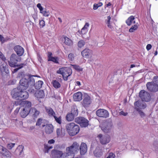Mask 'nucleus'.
I'll use <instances>...</instances> for the list:
<instances>
[{"mask_svg": "<svg viewBox=\"0 0 158 158\" xmlns=\"http://www.w3.org/2000/svg\"><path fill=\"white\" fill-rule=\"evenodd\" d=\"M135 109L138 112L139 114L142 117L145 116V114L140 109L137 107H135Z\"/></svg>", "mask_w": 158, "mask_h": 158, "instance_id": "nucleus-37", "label": "nucleus"}, {"mask_svg": "<svg viewBox=\"0 0 158 158\" xmlns=\"http://www.w3.org/2000/svg\"><path fill=\"white\" fill-rule=\"evenodd\" d=\"M71 65L72 66L73 69L78 71L80 72L82 71V68L78 65L71 64Z\"/></svg>", "mask_w": 158, "mask_h": 158, "instance_id": "nucleus-34", "label": "nucleus"}, {"mask_svg": "<svg viewBox=\"0 0 158 158\" xmlns=\"http://www.w3.org/2000/svg\"><path fill=\"white\" fill-rule=\"evenodd\" d=\"M66 127L68 133L71 136L75 135L80 130L79 126L73 123L67 124Z\"/></svg>", "mask_w": 158, "mask_h": 158, "instance_id": "nucleus-2", "label": "nucleus"}, {"mask_svg": "<svg viewBox=\"0 0 158 158\" xmlns=\"http://www.w3.org/2000/svg\"><path fill=\"white\" fill-rule=\"evenodd\" d=\"M43 84V82L41 81H38L36 83H35L34 85L36 89H40L42 86Z\"/></svg>", "mask_w": 158, "mask_h": 158, "instance_id": "nucleus-32", "label": "nucleus"}, {"mask_svg": "<svg viewBox=\"0 0 158 158\" xmlns=\"http://www.w3.org/2000/svg\"><path fill=\"white\" fill-rule=\"evenodd\" d=\"M111 17L109 16L107 17V19L106 20V22L108 27L110 29L113 28L112 23L110 22Z\"/></svg>", "mask_w": 158, "mask_h": 158, "instance_id": "nucleus-31", "label": "nucleus"}, {"mask_svg": "<svg viewBox=\"0 0 158 158\" xmlns=\"http://www.w3.org/2000/svg\"><path fill=\"white\" fill-rule=\"evenodd\" d=\"M75 120L76 122L80 124L81 127H86L89 124L88 120L84 117H78L75 118Z\"/></svg>", "mask_w": 158, "mask_h": 158, "instance_id": "nucleus-10", "label": "nucleus"}, {"mask_svg": "<svg viewBox=\"0 0 158 158\" xmlns=\"http://www.w3.org/2000/svg\"><path fill=\"white\" fill-rule=\"evenodd\" d=\"M29 113L30 114L32 115L34 117H37L40 113V111L37 110L35 108H31L30 109Z\"/></svg>", "mask_w": 158, "mask_h": 158, "instance_id": "nucleus-24", "label": "nucleus"}, {"mask_svg": "<svg viewBox=\"0 0 158 158\" xmlns=\"http://www.w3.org/2000/svg\"><path fill=\"white\" fill-rule=\"evenodd\" d=\"M44 120L40 118L38 120L36 123V125L38 126L42 125L43 127H44L45 126V125L44 123Z\"/></svg>", "mask_w": 158, "mask_h": 158, "instance_id": "nucleus-33", "label": "nucleus"}, {"mask_svg": "<svg viewBox=\"0 0 158 158\" xmlns=\"http://www.w3.org/2000/svg\"><path fill=\"white\" fill-rule=\"evenodd\" d=\"M56 133L58 137L60 136L61 133V130L60 128H57L56 130Z\"/></svg>", "mask_w": 158, "mask_h": 158, "instance_id": "nucleus-47", "label": "nucleus"}, {"mask_svg": "<svg viewBox=\"0 0 158 158\" xmlns=\"http://www.w3.org/2000/svg\"><path fill=\"white\" fill-rule=\"evenodd\" d=\"M134 105L135 107H137L140 109L141 105L140 102L138 101L135 102L134 103Z\"/></svg>", "mask_w": 158, "mask_h": 158, "instance_id": "nucleus-43", "label": "nucleus"}, {"mask_svg": "<svg viewBox=\"0 0 158 158\" xmlns=\"http://www.w3.org/2000/svg\"><path fill=\"white\" fill-rule=\"evenodd\" d=\"M46 111L49 116L53 117L55 115V113L53 110L51 108H46Z\"/></svg>", "mask_w": 158, "mask_h": 158, "instance_id": "nucleus-27", "label": "nucleus"}, {"mask_svg": "<svg viewBox=\"0 0 158 158\" xmlns=\"http://www.w3.org/2000/svg\"><path fill=\"white\" fill-rule=\"evenodd\" d=\"M64 40V43L66 45L69 46L72 45L73 42L70 39L67 37H65Z\"/></svg>", "mask_w": 158, "mask_h": 158, "instance_id": "nucleus-29", "label": "nucleus"}, {"mask_svg": "<svg viewBox=\"0 0 158 158\" xmlns=\"http://www.w3.org/2000/svg\"><path fill=\"white\" fill-rule=\"evenodd\" d=\"M39 24L40 27H43L45 25V22L43 20L39 21Z\"/></svg>", "mask_w": 158, "mask_h": 158, "instance_id": "nucleus-46", "label": "nucleus"}, {"mask_svg": "<svg viewBox=\"0 0 158 158\" xmlns=\"http://www.w3.org/2000/svg\"><path fill=\"white\" fill-rule=\"evenodd\" d=\"M21 60V58L19 56L15 54L11 55L10 60L9 61V65L12 67H16V66H19V69H21L24 65V64H17L18 61Z\"/></svg>", "mask_w": 158, "mask_h": 158, "instance_id": "nucleus-3", "label": "nucleus"}, {"mask_svg": "<svg viewBox=\"0 0 158 158\" xmlns=\"http://www.w3.org/2000/svg\"><path fill=\"white\" fill-rule=\"evenodd\" d=\"M78 110L77 109L76 110L72 109L71 113H68L66 116V120L69 121H71L73 120L75 116L78 115Z\"/></svg>", "mask_w": 158, "mask_h": 158, "instance_id": "nucleus-13", "label": "nucleus"}, {"mask_svg": "<svg viewBox=\"0 0 158 158\" xmlns=\"http://www.w3.org/2000/svg\"><path fill=\"white\" fill-rule=\"evenodd\" d=\"M126 23L128 26H130L133 23H135V18L133 16H131L129 17L126 21Z\"/></svg>", "mask_w": 158, "mask_h": 158, "instance_id": "nucleus-25", "label": "nucleus"}, {"mask_svg": "<svg viewBox=\"0 0 158 158\" xmlns=\"http://www.w3.org/2000/svg\"><path fill=\"white\" fill-rule=\"evenodd\" d=\"M82 56L85 58H89L92 56V51L88 48H85L81 52Z\"/></svg>", "mask_w": 158, "mask_h": 158, "instance_id": "nucleus-16", "label": "nucleus"}, {"mask_svg": "<svg viewBox=\"0 0 158 158\" xmlns=\"http://www.w3.org/2000/svg\"><path fill=\"white\" fill-rule=\"evenodd\" d=\"M20 85L17 87L23 89H26L28 87V82L27 80L25 78L22 79L19 81Z\"/></svg>", "mask_w": 158, "mask_h": 158, "instance_id": "nucleus-15", "label": "nucleus"}, {"mask_svg": "<svg viewBox=\"0 0 158 158\" xmlns=\"http://www.w3.org/2000/svg\"><path fill=\"white\" fill-rule=\"evenodd\" d=\"M45 132L47 134H50L53 131V127L52 125L51 124L45 125Z\"/></svg>", "mask_w": 158, "mask_h": 158, "instance_id": "nucleus-22", "label": "nucleus"}, {"mask_svg": "<svg viewBox=\"0 0 158 158\" xmlns=\"http://www.w3.org/2000/svg\"><path fill=\"white\" fill-rule=\"evenodd\" d=\"M24 108L20 112V115L23 118H25L29 113L30 108L31 105V102L27 101L24 102Z\"/></svg>", "mask_w": 158, "mask_h": 158, "instance_id": "nucleus-7", "label": "nucleus"}, {"mask_svg": "<svg viewBox=\"0 0 158 158\" xmlns=\"http://www.w3.org/2000/svg\"><path fill=\"white\" fill-rule=\"evenodd\" d=\"M26 90L18 87L15 88L11 91V95L13 98L16 99H26L28 98L29 94Z\"/></svg>", "mask_w": 158, "mask_h": 158, "instance_id": "nucleus-1", "label": "nucleus"}, {"mask_svg": "<svg viewBox=\"0 0 158 158\" xmlns=\"http://www.w3.org/2000/svg\"><path fill=\"white\" fill-rule=\"evenodd\" d=\"M7 150L5 148H4V147H2V151L3 152H6V151H7Z\"/></svg>", "mask_w": 158, "mask_h": 158, "instance_id": "nucleus-61", "label": "nucleus"}, {"mask_svg": "<svg viewBox=\"0 0 158 158\" xmlns=\"http://www.w3.org/2000/svg\"><path fill=\"white\" fill-rule=\"evenodd\" d=\"M115 156V155L114 153L112 152H110L106 158H114Z\"/></svg>", "mask_w": 158, "mask_h": 158, "instance_id": "nucleus-48", "label": "nucleus"}, {"mask_svg": "<svg viewBox=\"0 0 158 158\" xmlns=\"http://www.w3.org/2000/svg\"><path fill=\"white\" fill-rule=\"evenodd\" d=\"M73 98L75 101H79L82 99V94L81 92H77L73 95Z\"/></svg>", "mask_w": 158, "mask_h": 158, "instance_id": "nucleus-20", "label": "nucleus"}, {"mask_svg": "<svg viewBox=\"0 0 158 158\" xmlns=\"http://www.w3.org/2000/svg\"><path fill=\"white\" fill-rule=\"evenodd\" d=\"M55 119V121L56 122L59 124H61V116L57 118L55 115L53 117Z\"/></svg>", "mask_w": 158, "mask_h": 158, "instance_id": "nucleus-41", "label": "nucleus"}, {"mask_svg": "<svg viewBox=\"0 0 158 158\" xmlns=\"http://www.w3.org/2000/svg\"><path fill=\"white\" fill-rule=\"evenodd\" d=\"M53 86L56 89L60 88L61 86L60 83L56 80H53L52 82Z\"/></svg>", "mask_w": 158, "mask_h": 158, "instance_id": "nucleus-28", "label": "nucleus"}, {"mask_svg": "<svg viewBox=\"0 0 158 158\" xmlns=\"http://www.w3.org/2000/svg\"><path fill=\"white\" fill-rule=\"evenodd\" d=\"M38 59L39 61L40 62V63H41L42 61V58L40 56H39L38 57Z\"/></svg>", "mask_w": 158, "mask_h": 158, "instance_id": "nucleus-60", "label": "nucleus"}, {"mask_svg": "<svg viewBox=\"0 0 158 158\" xmlns=\"http://www.w3.org/2000/svg\"><path fill=\"white\" fill-rule=\"evenodd\" d=\"M139 96L142 100L145 102H148L151 99L150 94L144 90H141L139 93Z\"/></svg>", "mask_w": 158, "mask_h": 158, "instance_id": "nucleus-9", "label": "nucleus"}, {"mask_svg": "<svg viewBox=\"0 0 158 158\" xmlns=\"http://www.w3.org/2000/svg\"><path fill=\"white\" fill-rule=\"evenodd\" d=\"M80 153L81 155H84L87 151V146L86 144L84 143H81L80 148Z\"/></svg>", "mask_w": 158, "mask_h": 158, "instance_id": "nucleus-21", "label": "nucleus"}, {"mask_svg": "<svg viewBox=\"0 0 158 158\" xmlns=\"http://www.w3.org/2000/svg\"><path fill=\"white\" fill-rule=\"evenodd\" d=\"M98 137L100 143L103 145H106L109 143L111 140V137L108 135H102L101 134H99Z\"/></svg>", "mask_w": 158, "mask_h": 158, "instance_id": "nucleus-8", "label": "nucleus"}, {"mask_svg": "<svg viewBox=\"0 0 158 158\" xmlns=\"http://www.w3.org/2000/svg\"><path fill=\"white\" fill-rule=\"evenodd\" d=\"M146 85L147 89L150 91L156 92L158 91V77H154L153 81L147 83Z\"/></svg>", "mask_w": 158, "mask_h": 158, "instance_id": "nucleus-4", "label": "nucleus"}, {"mask_svg": "<svg viewBox=\"0 0 158 158\" xmlns=\"http://www.w3.org/2000/svg\"><path fill=\"white\" fill-rule=\"evenodd\" d=\"M44 148L45 149V152H48V150L53 148L52 146H48V145L45 144L44 145Z\"/></svg>", "mask_w": 158, "mask_h": 158, "instance_id": "nucleus-42", "label": "nucleus"}, {"mask_svg": "<svg viewBox=\"0 0 158 158\" xmlns=\"http://www.w3.org/2000/svg\"><path fill=\"white\" fill-rule=\"evenodd\" d=\"M37 6L39 9L40 12L43 10V8L40 3H38L37 5Z\"/></svg>", "mask_w": 158, "mask_h": 158, "instance_id": "nucleus-49", "label": "nucleus"}, {"mask_svg": "<svg viewBox=\"0 0 158 158\" xmlns=\"http://www.w3.org/2000/svg\"><path fill=\"white\" fill-rule=\"evenodd\" d=\"M34 96L37 98H42L44 97V94L43 90H36L34 94Z\"/></svg>", "mask_w": 158, "mask_h": 158, "instance_id": "nucleus-23", "label": "nucleus"}, {"mask_svg": "<svg viewBox=\"0 0 158 158\" xmlns=\"http://www.w3.org/2000/svg\"><path fill=\"white\" fill-rule=\"evenodd\" d=\"M27 80L28 82V87L29 86H34L35 82L33 76H30Z\"/></svg>", "mask_w": 158, "mask_h": 158, "instance_id": "nucleus-26", "label": "nucleus"}, {"mask_svg": "<svg viewBox=\"0 0 158 158\" xmlns=\"http://www.w3.org/2000/svg\"><path fill=\"white\" fill-rule=\"evenodd\" d=\"M96 114L98 116L100 117L106 118L109 116L108 112L104 109L98 110L96 112Z\"/></svg>", "mask_w": 158, "mask_h": 158, "instance_id": "nucleus-14", "label": "nucleus"}, {"mask_svg": "<svg viewBox=\"0 0 158 158\" xmlns=\"http://www.w3.org/2000/svg\"><path fill=\"white\" fill-rule=\"evenodd\" d=\"M99 7L98 6V4H94L93 6V9L94 10H97Z\"/></svg>", "mask_w": 158, "mask_h": 158, "instance_id": "nucleus-54", "label": "nucleus"}, {"mask_svg": "<svg viewBox=\"0 0 158 158\" xmlns=\"http://www.w3.org/2000/svg\"><path fill=\"white\" fill-rule=\"evenodd\" d=\"M68 58L71 61H73L74 59L73 54L72 53H70L68 55Z\"/></svg>", "mask_w": 158, "mask_h": 158, "instance_id": "nucleus-44", "label": "nucleus"}, {"mask_svg": "<svg viewBox=\"0 0 158 158\" xmlns=\"http://www.w3.org/2000/svg\"><path fill=\"white\" fill-rule=\"evenodd\" d=\"M146 107V104H143L142 105H141L140 106V109H144Z\"/></svg>", "mask_w": 158, "mask_h": 158, "instance_id": "nucleus-57", "label": "nucleus"}, {"mask_svg": "<svg viewBox=\"0 0 158 158\" xmlns=\"http://www.w3.org/2000/svg\"><path fill=\"white\" fill-rule=\"evenodd\" d=\"M20 109V107H17L14 111L15 114H17L19 112Z\"/></svg>", "mask_w": 158, "mask_h": 158, "instance_id": "nucleus-56", "label": "nucleus"}, {"mask_svg": "<svg viewBox=\"0 0 158 158\" xmlns=\"http://www.w3.org/2000/svg\"><path fill=\"white\" fill-rule=\"evenodd\" d=\"M120 114L124 116H126L127 114V112H125L123 111H121L120 112Z\"/></svg>", "mask_w": 158, "mask_h": 158, "instance_id": "nucleus-53", "label": "nucleus"}, {"mask_svg": "<svg viewBox=\"0 0 158 158\" xmlns=\"http://www.w3.org/2000/svg\"><path fill=\"white\" fill-rule=\"evenodd\" d=\"M56 73L61 74L64 80L67 81L68 80V77L72 74V70L71 69L69 68H60L57 71Z\"/></svg>", "mask_w": 158, "mask_h": 158, "instance_id": "nucleus-5", "label": "nucleus"}, {"mask_svg": "<svg viewBox=\"0 0 158 158\" xmlns=\"http://www.w3.org/2000/svg\"><path fill=\"white\" fill-rule=\"evenodd\" d=\"M0 41L2 42V43H4L6 41V40L4 38L2 35H0Z\"/></svg>", "mask_w": 158, "mask_h": 158, "instance_id": "nucleus-50", "label": "nucleus"}, {"mask_svg": "<svg viewBox=\"0 0 158 158\" xmlns=\"http://www.w3.org/2000/svg\"><path fill=\"white\" fill-rule=\"evenodd\" d=\"M14 50L19 56H22L24 52V49L19 45L15 46L14 48Z\"/></svg>", "mask_w": 158, "mask_h": 158, "instance_id": "nucleus-18", "label": "nucleus"}, {"mask_svg": "<svg viewBox=\"0 0 158 158\" xmlns=\"http://www.w3.org/2000/svg\"><path fill=\"white\" fill-rule=\"evenodd\" d=\"M15 145V143H8L7 145V148L9 149H11Z\"/></svg>", "mask_w": 158, "mask_h": 158, "instance_id": "nucleus-45", "label": "nucleus"}, {"mask_svg": "<svg viewBox=\"0 0 158 158\" xmlns=\"http://www.w3.org/2000/svg\"><path fill=\"white\" fill-rule=\"evenodd\" d=\"M89 23H85L84 27L82 28L81 30V33L82 34H85L87 32L88 30L87 28L89 27Z\"/></svg>", "mask_w": 158, "mask_h": 158, "instance_id": "nucleus-30", "label": "nucleus"}, {"mask_svg": "<svg viewBox=\"0 0 158 158\" xmlns=\"http://www.w3.org/2000/svg\"><path fill=\"white\" fill-rule=\"evenodd\" d=\"M55 142V140L53 139H52L48 141V143L49 144H53Z\"/></svg>", "mask_w": 158, "mask_h": 158, "instance_id": "nucleus-55", "label": "nucleus"}, {"mask_svg": "<svg viewBox=\"0 0 158 158\" xmlns=\"http://www.w3.org/2000/svg\"><path fill=\"white\" fill-rule=\"evenodd\" d=\"M75 84L76 85H77L79 86L81 85V83L79 81H77L76 82Z\"/></svg>", "mask_w": 158, "mask_h": 158, "instance_id": "nucleus-59", "label": "nucleus"}, {"mask_svg": "<svg viewBox=\"0 0 158 158\" xmlns=\"http://www.w3.org/2000/svg\"><path fill=\"white\" fill-rule=\"evenodd\" d=\"M138 25L137 24H135L134 26H132L129 29V31L130 32H132L138 29Z\"/></svg>", "mask_w": 158, "mask_h": 158, "instance_id": "nucleus-35", "label": "nucleus"}, {"mask_svg": "<svg viewBox=\"0 0 158 158\" xmlns=\"http://www.w3.org/2000/svg\"><path fill=\"white\" fill-rule=\"evenodd\" d=\"M90 97L87 94H85L84 95V98L82 104L85 107H88L91 103Z\"/></svg>", "mask_w": 158, "mask_h": 158, "instance_id": "nucleus-12", "label": "nucleus"}, {"mask_svg": "<svg viewBox=\"0 0 158 158\" xmlns=\"http://www.w3.org/2000/svg\"><path fill=\"white\" fill-rule=\"evenodd\" d=\"M28 91L29 93H31V94H33L34 95V94L35 93V91L34 89L33 88H30L29 89Z\"/></svg>", "mask_w": 158, "mask_h": 158, "instance_id": "nucleus-51", "label": "nucleus"}, {"mask_svg": "<svg viewBox=\"0 0 158 158\" xmlns=\"http://www.w3.org/2000/svg\"><path fill=\"white\" fill-rule=\"evenodd\" d=\"M111 5H112L111 3L110 2H109L108 4H107L106 5V6H107V7H108V6H111Z\"/></svg>", "mask_w": 158, "mask_h": 158, "instance_id": "nucleus-64", "label": "nucleus"}, {"mask_svg": "<svg viewBox=\"0 0 158 158\" xmlns=\"http://www.w3.org/2000/svg\"><path fill=\"white\" fill-rule=\"evenodd\" d=\"M17 67H19L18 68H16L14 69V72H16L19 69H19V66H17Z\"/></svg>", "mask_w": 158, "mask_h": 158, "instance_id": "nucleus-62", "label": "nucleus"}, {"mask_svg": "<svg viewBox=\"0 0 158 158\" xmlns=\"http://www.w3.org/2000/svg\"><path fill=\"white\" fill-rule=\"evenodd\" d=\"M62 152L58 150H52L51 153L52 158H60L61 157Z\"/></svg>", "mask_w": 158, "mask_h": 158, "instance_id": "nucleus-19", "label": "nucleus"}, {"mask_svg": "<svg viewBox=\"0 0 158 158\" xmlns=\"http://www.w3.org/2000/svg\"><path fill=\"white\" fill-rule=\"evenodd\" d=\"M2 155L6 157H11L12 156L11 153L7 150L4 152H2Z\"/></svg>", "mask_w": 158, "mask_h": 158, "instance_id": "nucleus-36", "label": "nucleus"}, {"mask_svg": "<svg viewBox=\"0 0 158 158\" xmlns=\"http://www.w3.org/2000/svg\"><path fill=\"white\" fill-rule=\"evenodd\" d=\"M48 59H49L50 57H52V54L50 52H48Z\"/></svg>", "mask_w": 158, "mask_h": 158, "instance_id": "nucleus-58", "label": "nucleus"}, {"mask_svg": "<svg viewBox=\"0 0 158 158\" xmlns=\"http://www.w3.org/2000/svg\"><path fill=\"white\" fill-rule=\"evenodd\" d=\"M103 148L102 147H98L94 151V156L97 157H100L103 155Z\"/></svg>", "mask_w": 158, "mask_h": 158, "instance_id": "nucleus-17", "label": "nucleus"}, {"mask_svg": "<svg viewBox=\"0 0 158 158\" xmlns=\"http://www.w3.org/2000/svg\"><path fill=\"white\" fill-rule=\"evenodd\" d=\"M6 60L5 57L0 52V71L2 74L8 73L9 72L8 65L5 61Z\"/></svg>", "mask_w": 158, "mask_h": 158, "instance_id": "nucleus-6", "label": "nucleus"}, {"mask_svg": "<svg viewBox=\"0 0 158 158\" xmlns=\"http://www.w3.org/2000/svg\"><path fill=\"white\" fill-rule=\"evenodd\" d=\"M48 61H52L56 63H58V59L57 57H50L49 59H48Z\"/></svg>", "mask_w": 158, "mask_h": 158, "instance_id": "nucleus-39", "label": "nucleus"}, {"mask_svg": "<svg viewBox=\"0 0 158 158\" xmlns=\"http://www.w3.org/2000/svg\"><path fill=\"white\" fill-rule=\"evenodd\" d=\"M85 44V41L83 40H80L78 43V46L79 48H81L83 47Z\"/></svg>", "mask_w": 158, "mask_h": 158, "instance_id": "nucleus-38", "label": "nucleus"}, {"mask_svg": "<svg viewBox=\"0 0 158 158\" xmlns=\"http://www.w3.org/2000/svg\"><path fill=\"white\" fill-rule=\"evenodd\" d=\"M100 127L102 131L105 133L110 132L112 128V124L110 123L105 122L102 124Z\"/></svg>", "mask_w": 158, "mask_h": 158, "instance_id": "nucleus-11", "label": "nucleus"}, {"mask_svg": "<svg viewBox=\"0 0 158 158\" xmlns=\"http://www.w3.org/2000/svg\"><path fill=\"white\" fill-rule=\"evenodd\" d=\"M152 47V46L151 44H148L146 46V49L148 51L150 50Z\"/></svg>", "mask_w": 158, "mask_h": 158, "instance_id": "nucleus-52", "label": "nucleus"}, {"mask_svg": "<svg viewBox=\"0 0 158 158\" xmlns=\"http://www.w3.org/2000/svg\"><path fill=\"white\" fill-rule=\"evenodd\" d=\"M45 17H48L50 15V13L49 11H47L45 10H43L40 12Z\"/></svg>", "mask_w": 158, "mask_h": 158, "instance_id": "nucleus-40", "label": "nucleus"}, {"mask_svg": "<svg viewBox=\"0 0 158 158\" xmlns=\"http://www.w3.org/2000/svg\"><path fill=\"white\" fill-rule=\"evenodd\" d=\"M33 17L35 20V19H36L37 18V16L36 15H33Z\"/></svg>", "mask_w": 158, "mask_h": 158, "instance_id": "nucleus-63", "label": "nucleus"}]
</instances>
